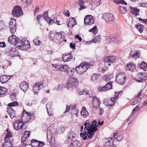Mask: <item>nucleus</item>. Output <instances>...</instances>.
Listing matches in <instances>:
<instances>
[{"instance_id":"412c9836","label":"nucleus","mask_w":147,"mask_h":147,"mask_svg":"<svg viewBox=\"0 0 147 147\" xmlns=\"http://www.w3.org/2000/svg\"><path fill=\"white\" fill-rule=\"evenodd\" d=\"M24 134L25 135H27V136L26 137V139L24 140V141H23V138H22L21 139V142H23V143H24V144H26V145L28 144H29V143L28 142V140L27 139V138H28V137L30 136V131H26L24 132Z\"/></svg>"},{"instance_id":"09e8293b","label":"nucleus","mask_w":147,"mask_h":147,"mask_svg":"<svg viewBox=\"0 0 147 147\" xmlns=\"http://www.w3.org/2000/svg\"><path fill=\"white\" fill-rule=\"evenodd\" d=\"M123 138V136L122 135H120L118 136L116 138H115L114 140L115 142L120 141H121Z\"/></svg>"},{"instance_id":"ddd939ff","label":"nucleus","mask_w":147,"mask_h":147,"mask_svg":"<svg viewBox=\"0 0 147 147\" xmlns=\"http://www.w3.org/2000/svg\"><path fill=\"white\" fill-rule=\"evenodd\" d=\"M23 126L24 123L20 121H17L13 124L14 128L16 130H18L20 129L22 130Z\"/></svg>"},{"instance_id":"6e6d98bb","label":"nucleus","mask_w":147,"mask_h":147,"mask_svg":"<svg viewBox=\"0 0 147 147\" xmlns=\"http://www.w3.org/2000/svg\"><path fill=\"white\" fill-rule=\"evenodd\" d=\"M27 115V116L30 115L29 113L26 112L24 109L23 111V115L21 116V119L22 120V118H23L24 117H25V116L24 115Z\"/></svg>"},{"instance_id":"7c9ffc66","label":"nucleus","mask_w":147,"mask_h":147,"mask_svg":"<svg viewBox=\"0 0 147 147\" xmlns=\"http://www.w3.org/2000/svg\"><path fill=\"white\" fill-rule=\"evenodd\" d=\"M9 28L10 29V31L11 33H14L16 30V25H9Z\"/></svg>"},{"instance_id":"9d476101","label":"nucleus","mask_w":147,"mask_h":147,"mask_svg":"<svg viewBox=\"0 0 147 147\" xmlns=\"http://www.w3.org/2000/svg\"><path fill=\"white\" fill-rule=\"evenodd\" d=\"M31 146L33 147H40L44 146L45 143L42 141H38L36 140L32 139L31 140Z\"/></svg>"},{"instance_id":"72a5a7b5","label":"nucleus","mask_w":147,"mask_h":147,"mask_svg":"<svg viewBox=\"0 0 147 147\" xmlns=\"http://www.w3.org/2000/svg\"><path fill=\"white\" fill-rule=\"evenodd\" d=\"M75 136L76 134L73 131H71L68 134V138L70 140L74 139Z\"/></svg>"},{"instance_id":"bb28decb","label":"nucleus","mask_w":147,"mask_h":147,"mask_svg":"<svg viewBox=\"0 0 147 147\" xmlns=\"http://www.w3.org/2000/svg\"><path fill=\"white\" fill-rule=\"evenodd\" d=\"M140 68L144 71H147V64L143 61L140 65Z\"/></svg>"},{"instance_id":"bf43d9fd","label":"nucleus","mask_w":147,"mask_h":147,"mask_svg":"<svg viewBox=\"0 0 147 147\" xmlns=\"http://www.w3.org/2000/svg\"><path fill=\"white\" fill-rule=\"evenodd\" d=\"M115 100L116 99L114 97H113L112 98H111V99L109 100L110 101V103L111 102H112L111 103L113 104V105H114L116 102Z\"/></svg>"},{"instance_id":"aec40b11","label":"nucleus","mask_w":147,"mask_h":147,"mask_svg":"<svg viewBox=\"0 0 147 147\" xmlns=\"http://www.w3.org/2000/svg\"><path fill=\"white\" fill-rule=\"evenodd\" d=\"M130 55L135 59L138 58L140 56V54L139 53L138 51L135 52L131 51L130 53Z\"/></svg>"},{"instance_id":"c03bdc74","label":"nucleus","mask_w":147,"mask_h":147,"mask_svg":"<svg viewBox=\"0 0 147 147\" xmlns=\"http://www.w3.org/2000/svg\"><path fill=\"white\" fill-rule=\"evenodd\" d=\"M33 42L35 45L39 46L40 43V41L38 40V38H36L33 40Z\"/></svg>"},{"instance_id":"a878e982","label":"nucleus","mask_w":147,"mask_h":147,"mask_svg":"<svg viewBox=\"0 0 147 147\" xmlns=\"http://www.w3.org/2000/svg\"><path fill=\"white\" fill-rule=\"evenodd\" d=\"M106 142L104 146L106 147L110 146H111V143H112L113 141L112 140L111 138H106Z\"/></svg>"},{"instance_id":"2eb2a0df","label":"nucleus","mask_w":147,"mask_h":147,"mask_svg":"<svg viewBox=\"0 0 147 147\" xmlns=\"http://www.w3.org/2000/svg\"><path fill=\"white\" fill-rule=\"evenodd\" d=\"M20 87L21 90L24 92H26L29 88L28 84L26 81L22 82L20 85Z\"/></svg>"},{"instance_id":"69168bd1","label":"nucleus","mask_w":147,"mask_h":147,"mask_svg":"<svg viewBox=\"0 0 147 147\" xmlns=\"http://www.w3.org/2000/svg\"><path fill=\"white\" fill-rule=\"evenodd\" d=\"M97 126H94L92 128L90 129L92 131L94 132L95 133V132L98 130V129L97 128Z\"/></svg>"},{"instance_id":"c9c22d12","label":"nucleus","mask_w":147,"mask_h":147,"mask_svg":"<svg viewBox=\"0 0 147 147\" xmlns=\"http://www.w3.org/2000/svg\"><path fill=\"white\" fill-rule=\"evenodd\" d=\"M89 31L92 32L94 34H97L98 33V29L97 26H94L92 28L90 29Z\"/></svg>"},{"instance_id":"1a4fd4ad","label":"nucleus","mask_w":147,"mask_h":147,"mask_svg":"<svg viewBox=\"0 0 147 147\" xmlns=\"http://www.w3.org/2000/svg\"><path fill=\"white\" fill-rule=\"evenodd\" d=\"M8 40L9 43L13 45H16L20 41L19 38L13 34L9 36Z\"/></svg>"},{"instance_id":"a18cd8bd","label":"nucleus","mask_w":147,"mask_h":147,"mask_svg":"<svg viewBox=\"0 0 147 147\" xmlns=\"http://www.w3.org/2000/svg\"><path fill=\"white\" fill-rule=\"evenodd\" d=\"M112 83L111 82H109L105 85L107 90H109L112 88Z\"/></svg>"},{"instance_id":"37998d69","label":"nucleus","mask_w":147,"mask_h":147,"mask_svg":"<svg viewBox=\"0 0 147 147\" xmlns=\"http://www.w3.org/2000/svg\"><path fill=\"white\" fill-rule=\"evenodd\" d=\"M139 78L140 79L136 80V81L138 82H142L143 80H145L147 79V76L144 77H139Z\"/></svg>"},{"instance_id":"3c124183","label":"nucleus","mask_w":147,"mask_h":147,"mask_svg":"<svg viewBox=\"0 0 147 147\" xmlns=\"http://www.w3.org/2000/svg\"><path fill=\"white\" fill-rule=\"evenodd\" d=\"M2 87L0 86V95H3L7 91V89L4 88L5 90H3L2 89Z\"/></svg>"},{"instance_id":"39448f33","label":"nucleus","mask_w":147,"mask_h":147,"mask_svg":"<svg viewBox=\"0 0 147 147\" xmlns=\"http://www.w3.org/2000/svg\"><path fill=\"white\" fill-rule=\"evenodd\" d=\"M20 42L22 45H19L17 47L19 49L28 50L30 48V43L27 40L22 39V41H20Z\"/></svg>"},{"instance_id":"cd10ccee","label":"nucleus","mask_w":147,"mask_h":147,"mask_svg":"<svg viewBox=\"0 0 147 147\" xmlns=\"http://www.w3.org/2000/svg\"><path fill=\"white\" fill-rule=\"evenodd\" d=\"M80 135V136L82 137V139L84 140L88 139L87 138V137H88V132L85 131H84L83 133L81 132Z\"/></svg>"},{"instance_id":"0e129e2a","label":"nucleus","mask_w":147,"mask_h":147,"mask_svg":"<svg viewBox=\"0 0 147 147\" xmlns=\"http://www.w3.org/2000/svg\"><path fill=\"white\" fill-rule=\"evenodd\" d=\"M69 46L71 48L74 49H75L76 45L75 43H73L72 42L70 43Z\"/></svg>"},{"instance_id":"58836bf2","label":"nucleus","mask_w":147,"mask_h":147,"mask_svg":"<svg viewBox=\"0 0 147 147\" xmlns=\"http://www.w3.org/2000/svg\"><path fill=\"white\" fill-rule=\"evenodd\" d=\"M111 41L114 42L115 43H117L119 42V38L115 36V35L113 36L112 38L111 39Z\"/></svg>"},{"instance_id":"423d86ee","label":"nucleus","mask_w":147,"mask_h":147,"mask_svg":"<svg viewBox=\"0 0 147 147\" xmlns=\"http://www.w3.org/2000/svg\"><path fill=\"white\" fill-rule=\"evenodd\" d=\"M125 76L124 72H121L119 73V74L117 76L115 81L117 83L120 85H123L125 82Z\"/></svg>"},{"instance_id":"473e14b6","label":"nucleus","mask_w":147,"mask_h":147,"mask_svg":"<svg viewBox=\"0 0 147 147\" xmlns=\"http://www.w3.org/2000/svg\"><path fill=\"white\" fill-rule=\"evenodd\" d=\"M87 129V131H88V138L91 139L95 134V133L94 132L90 129Z\"/></svg>"},{"instance_id":"de8ad7c7","label":"nucleus","mask_w":147,"mask_h":147,"mask_svg":"<svg viewBox=\"0 0 147 147\" xmlns=\"http://www.w3.org/2000/svg\"><path fill=\"white\" fill-rule=\"evenodd\" d=\"M5 28V24L2 21L0 20V29H4Z\"/></svg>"},{"instance_id":"f8f14e48","label":"nucleus","mask_w":147,"mask_h":147,"mask_svg":"<svg viewBox=\"0 0 147 147\" xmlns=\"http://www.w3.org/2000/svg\"><path fill=\"white\" fill-rule=\"evenodd\" d=\"M72 58L73 56L71 53L64 54L62 56V59L64 62L70 61Z\"/></svg>"},{"instance_id":"5701e85b","label":"nucleus","mask_w":147,"mask_h":147,"mask_svg":"<svg viewBox=\"0 0 147 147\" xmlns=\"http://www.w3.org/2000/svg\"><path fill=\"white\" fill-rule=\"evenodd\" d=\"M136 68V66L131 63H129L127 65L126 69L131 71H133Z\"/></svg>"},{"instance_id":"ea45409f","label":"nucleus","mask_w":147,"mask_h":147,"mask_svg":"<svg viewBox=\"0 0 147 147\" xmlns=\"http://www.w3.org/2000/svg\"><path fill=\"white\" fill-rule=\"evenodd\" d=\"M110 101L109 100H104L103 103L106 105H107L109 107H111L113 105V104L110 103Z\"/></svg>"},{"instance_id":"4be33fe9","label":"nucleus","mask_w":147,"mask_h":147,"mask_svg":"<svg viewBox=\"0 0 147 147\" xmlns=\"http://www.w3.org/2000/svg\"><path fill=\"white\" fill-rule=\"evenodd\" d=\"M81 145L80 143L77 140H74L70 144V147H79Z\"/></svg>"},{"instance_id":"603ef678","label":"nucleus","mask_w":147,"mask_h":147,"mask_svg":"<svg viewBox=\"0 0 147 147\" xmlns=\"http://www.w3.org/2000/svg\"><path fill=\"white\" fill-rule=\"evenodd\" d=\"M49 25H52L53 24L55 23V18L54 19L52 20L50 18V19H49Z\"/></svg>"},{"instance_id":"e2e57ef3","label":"nucleus","mask_w":147,"mask_h":147,"mask_svg":"<svg viewBox=\"0 0 147 147\" xmlns=\"http://www.w3.org/2000/svg\"><path fill=\"white\" fill-rule=\"evenodd\" d=\"M64 14L67 17H69L70 16V13L68 10H66L63 12Z\"/></svg>"},{"instance_id":"9b49d317","label":"nucleus","mask_w":147,"mask_h":147,"mask_svg":"<svg viewBox=\"0 0 147 147\" xmlns=\"http://www.w3.org/2000/svg\"><path fill=\"white\" fill-rule=\"evenodd\" d=\"M90 98H93V104L94 108H98L100 107L99 105L100 104V101L99 99L96 97V96H89Z\"/></svg>"},{"instance_id":"c756f323","label":"nucleus","mask_w":147,"mask_h":147,"mask_svg":"<svg viewBox=\"0 0 147 147\" xmlns=\"http://www.w3.org/2000/svg\"><path fill=\"white\" fill-rule=\"evenodd\" d=\"M46 106L48 114L50 116L52 115H53L52 111L51 112V111L50 110V112H49V111L48 110V108L49 107L50 109H51V103L50 102H47L46 104ZM51 110H52V109H51Z\"/></svg>"},{"instance_id":"4d7b16f0","label":"nucleus","mask_w":147,"mask_h":147,"mask_svg":"<svg viewBox=\"0 0 147 147\" xmlns=\"http://www.w3.org/2000/svg\"><path fill=\"white\" fill-rule=\"evenodd\" d=\"M81 115L83 116L84 117H86L88 114V112L86 111H82L81 112Z\"/></svg>"},{"instance_id":"338daca9","label":"nucleus","mask_w":147,"mask_h":147,"mask_svg":"<svg viewBox=\"0 0 147 147\" xmlns=\"http://www.w3.org/2000/svg\"><path fill=\"white\" fill-rule=\"evenodd\" d=\"M47 141L49 142V145L51 146V147L53 146V142L52 140H51V139H48Z\"/></svg>"},{"instance_id":"b1692460","label":"nucleus","mask_w":147,"mask_h":147,"mask_svg":"<svg viewBox=\"0 0 147 147\" xmlns=\"http://www.w3.org/2000/svg\"><path fill=\"white\" fill-rule=\"evenodd\" d=\"M13 134L10 131L7 132L4 138V141H9L10 138L13 136Z\"/></svg>"},{"instance_id":"a211bd4d","label":"nucleus","mask_w":147,"mask_h":147,"mask_svg":"<svg viewBox=\"0 0 147 147\" xmlns=\"http://www.w3.org/2000/svg\"><path fill=\"white\" fill-rule=\"evenodd\" d=\"M10 56L11 57H14L17 56L18 55V52L16 48L11 47L9 50Z\"/></svg>"},{"instance_id":"dca6fc26","label":"nucleus","mask_w":147,"mask_h":147,"mask_svg":"<svg viewBox=\"0 0 147 147\" xmlns=\"http://www.w3.org/2000/svg\"><path fill=\"white\" fill-rule=\"evenodd\" d=\"M129 7L130 9V12L133 15L136 16H137L139 15L138 13L140 11V9H138L136 7L130 6Z\"/></svg>"},{"instance_id":"0eeeda50","label":"nucleus","mask_w":147,"mask_h":147,"mask_svg":"<svg viewBox=\"0 0 147 147\" xmlns=\"http://www.w3.org/2000/svg\"><path fill=\"white\" fill-rule=\"evenodd\" d=\"M84 21L85 26L91 25L94 22L93 17L91 15L86 16L84 18Z\"/></svg>"},{"instance_id":"680f3d73","label":"nucleus","mask_w":147,"mask_h":147,"mask_svg":"<svg viewBox=\"0 0 147 147\" xmlns=\"http://www.w3.org/2000/svg\"><path fill=\"white\" fill-rule=\"evenodd\" d=\"M138 76H139V77L147 76H146V74H145V73L142 72H140L139 73H138Z\"/></svg>"},{"instance_id":"79ce46f5","label":"nucleus","mask_w":147,"mask_h":147,"mask_svg":"<svg viewBox=\"0 0 147 147\" xmlns=\"http://www.w3.org/2000/svg\"><path fill=\"white\" fill-rule=\"evenodd\" d=\"M68 66L66 65H62L61 67V71H64L65 72L66 71L67 69L68 68Z\"/></svg>"},{"instance_id":"4c0bfd02","label":"nucleus","mask_w":147,"mask_h":147,"mask_svg":"<svg viewBox=\"0 0 147 147\" xmlns=\"http://www.w3.org/2000/svg\"><path fill=\"white\" fill-rule=\"evenodd\" d=\"M100 35H98L92 40V41H93L94 43L99 42L100 41Z\"/></svg>"},{"instance_id":"f704fd0d","label":"nucleus","mask_w":147,"mask_h":147,"mask_svg":"<svg viewBox=\"0 0 147 147\" xmlns=\"http://www.w3.org/2000/svg\"><path fill=\"white\" fill-rule=\"evenodd\" d=\"M119 10L120 13L122 14H125L127 11L125 7L121 5L119 6Z\"/></svg>"},{"instance_id":"052dcab7","label":"nucleus","mask_w":147,"mask_h":147,"mask_svg":"<svg viewBox=\"0 0 147 147\" xmlns=\"http://www.w3.org/2000/svg\"><path fill=\"white\" fill-rule=\"evenodd\" d=\"M42 15L41 14H39L37 16V17L36 18V20L38 22L40 23V20L42 18Z\"/></svg>"},{"instance_id":"c85d7f7f","label":"nucleus","mask_w":147,"mask_h":147,"mask_svg":"<svg viewBox=\"0 0 147 147\" xmlns=\"http://www.w3.org/2000/svg\"><path fill=\"white\" fill-rule=\"evenodd\" d=\"M136 28L141 33L143 31V29L144 28V26L139 23H138L136 25Z\"/></svg>"},{"instance_id":"864d4df0","label":"nucleus","mask_w":147,"mask_h":147,"mask_svg":"<svg viewBox=\"0 0 147 147\" xmlns=\"http://www.w3.org/2000/svg\"><path fill=\"white\" fill-rule=\"evenodd\" d=\"M7 112H8V113H12V112H15L11 107H7Z\"/></svg>"},{"instance_id":"8fccbe9b","label":"nucleus","mask_w":147,"mask_h":147,"mask_svg":"<svg viewBox=\"0 0 147 147\" xmlns=\"http://www.w3.org/2000/svg\"><path fill=\"white\" fill-rule=\"evenodd\" d=\"M16 25V20L14 18L11 19L9 25L13 26Z\"/></svg>"},{"instance_id":"f03ea898","label":"nucleus","mask_w":147,"mask_h":147,"mask_svg":"<svg viewBox=\"0 0 147 147\" xmlns=\"http://www.w3.org/2000/svg\"><path fill=\"white\" fill-rule=\"evenodd\" d=\"M11 14L13 17L17 18L23 15V11L21 7L17 5L15 6L12 9Z\"/></svg>"},{"instance_id":"2f4dec72","label":"nucleus","mask_w":147,"mask_h":147,"mask_svg":"<svg viewBox=\"0 0 147 147\" xmlns=\"http://www.w3.org/2000/svg\"><path fill=\"white\" fill-rule=\"evenodd\" d=\"M99 76V74H94L92 76L91 80L94 82H96V80L98 78Z\"/></svg>"},{"instance_id":"20e7f679","label":"nucleus","mask_w":147,"mask_h":147,"mask_svg":"<svg viewBox=\"0 0 147 147\" xmlns=\"http://www.w3.org/2000/svg\"><path fill=\"white\" fill-rule=\"evenodd\" d=\"M78 82L77 80L74 78H71L69 79L67 82V86L68 89L69 88H75L78 85Z\"/></svg>"},{"instance_id":"6ab92c4d","label":"nucleus","mask_w":147,"mask_h":147,"mask_svg":"<svg viewBox=\"0 0 147 147\" xmlns=\"http://www.w3.org/2000/svg\"><path fill=\"white\" fill-rule=\"evenodd\" d=\"M77 24L76 20L74 18H71L67 24V26L70 28H72L74 25Z\"/></svg>"},{"instance_id":"49530a36","label":"nucleus","mask_w":147,"mask_h":147,"mask_svg":"<svg viewBox=\"0 0 147 147\" xmlns=\"http://www.w3.org/2000/svg\"><path fill=\"white\" fill-rule=\"evenodd\" d=\"M98 90L99 91H104L106 90H107V88H106V86L105 85L102 87L100 86H99L98 88Z\"/></svg>"},{"instance_id":"6e6552de","label":"nucleus","mask_w":147,"mask_h":147,"mask_svg":"<svg viewBox=\"0 0 147 147\" xmlns=\"http://www.w3.org/2000/svg\"><path fill=\"white\" fill-rule=\"evenodd\" d=\"M44 86L42 82H40L34 84L33 88V91L36 94H37L39 92V90L43 88Z\"/></svg>"},{"instance_id":"e433bc0d","label":"nucleus","mask_w":147,"mask_h":147,"mask_svg":"<svg viewBox=\"0 0 147 147\" xmlns=\"http://www.w3.org/2000/svg\"><path fill=\"white\" fill-rule=\"evenodd\" d=\"M78 4L80 6V7L79 9V10H80L82 9H85L86 7L83 5L84 4V1L83 0H78Z\"/></svg>"},{"instance_id":"13d9d810","label":"nucleus","mask_w":147,"mask_h":147,"mask_svg":"<svg viewBox=\"0 0 147 147\" xmlns=\"http://www.w3.org/2000/svg\"><path fill=\"white\" fill-rule=\"evenodd\" d=\"M16 95L15 93H12L10 95V97L12 101L16 100Z\"/></svg>"},{"instance_id":"393cba45","label":"nucleus","mask_w":147,"mask_h":147,"mask_svg":"<svg viewBox=\"0 0 147 147\" xmlns=\"http://www.w3.org/2000/svg\"><path fill=\"white\" fill-rule=\"evenodd\" d=\"M48 14V11H47L44 12L42 15L43 19L47 22H48L49 19H50V18Z\"/></svg>"},{"instance_id":"7ed1b4c3","label":"nucleus","mask_w":147,"mask_h":147,"mask_svg":"<svg viewBox=\"0 0 147 147\" xmlns=\"http://www.w3.org/2000/svg\"><path fill=\"white\" fill-rule=\"evenodd\" d=\"M102 18L105 20L106 23L113 24L115 20L113 14L109 13H106L103 14Z\"/></svg>"},{"instance_id":"a19ab883","label":"nucleus","mask_w":147,"mask_h":147,"mask_svg":"<svg viewBox=\"0 0 147 147\" xmlns=\"http://www.w3.org/2000/svg\"><path fill=\"white\" fill-rule=\"evenodd\" d=\"M19 105L18 103L17 102L14 101L12 102L9 103L8 104V106L9 107H14L18 106Z\"/></svg>"},{"instance_id":"f3484780","label":"nucleus","mask_w":147,"mask_h":147,"mask_svg":"<svg viewBox=\"0 0 147 147\" xmlns=\"http://www.w3.org/2000/svg\"><path fill=\"white\" fill-rule=\"evenodd\" d=\"M104 60L105 62L114 63L116 61V57L114 56H110L105 57Z\"/></svg>"},{"instance_id":"f257e3e1","label":"nucleus","mask_w":147,"mask_h":147,"mask_svg":"<svg viewBox=\"0 0 147 147\" xmlns=\"http://www.w3.org/2000/svg\"><path fill=\"white\" fill-rule=\"evenodd\" d=\"M90 66H91L90 64L86 61L83 62L80 65L76 66L75 70L79 74H82L86 72Z\"/></svg>"},{"instance_id":"774afa93","label":"nucleus","mask_w":147,"mask_h":147,"mask_svg":"<svg viewBox=\"0 0 147 147\" xmlns=\"http://www.w3.org/2000/svg\"><path fill=\"white\" fill-rule=\"evenodd\" d=\"M32 1V0H26V3H25L27 5H30L31 4Z\"/></svg>"},{"instance_id":"4468645a","label":"nucleus","mask_w":147,"mask_h":147,"mask_svg":"<svg viewBox=\"0 0 147 147\" xmlns=\"http://www.w3.org/2000/svg\"><path fill=\"white\" fill-rule=\"evenodd\" d=\"M13 76L12 75L8 76L3 75L0 76V82L2 84L5 83L8 81L10 78Z\"/></svg>"},{"instance_id":"5fc2aeb1","label":"nucleus","mask_w":147,"mask_h":147,"mask_svg":"<svg viewBox=\"0 0 147 147\" xmlns=\"http://www.w3.org/2000/svg\"><path fill=\"white\" fill-rule=\"evenodd\" d=\"M27 117H26V116H25L24 117L22 118V119H25V121L26 123H27L29 121H30L31 119V117L30 115H29V116H27Z\"/></svg>"}]
</instances>
